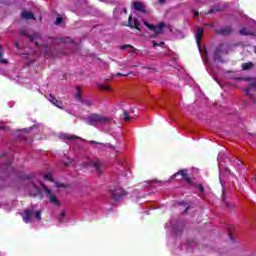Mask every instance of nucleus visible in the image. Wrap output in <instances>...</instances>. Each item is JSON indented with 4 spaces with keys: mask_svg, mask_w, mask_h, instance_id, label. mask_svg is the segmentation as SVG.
<instances>
[{
    "mask_svg": "<svg viewBox=\"0 0 256 256\" xmlns=\"http://www.w3.org/2000/svg\"><path fill=\"white\" fill-rule=\"evenodd\" d=\"M19 35H22L24 37H27L29 39L30 43H34L38 49L43 48V53H47V50L49 49V45L47 43H43V36H41L38 32H33L32 34L27 33V30L21 29L19 31ZM43 43V44H41Z\"/></svg>",
    "mask_w": 256,
    "mask_h": 256,
    "instance_id": "f257e3e1",
    "label": "nucleus"
},
{
    "mask_svg": "<svg viewBox=\"0 0 256 256\" xmlns=\"http://www.w3.org/2000/svg\"><path fill=\"white\" fill-rule=\"evenodd\" d=\"M179 175L181 179H184V181L188 183V185H191L192 187H195V189H198L199 197H205V186H203V184H198L197 182H194L193 179L189 177L187 169L179 170L174 174V177H177Z\"/></svg>",
    "mask_w": 256,
    "mask_h": 256,
    "instance_id": "f03ea898",
    "label": "nucleus"
},
{
    "mask_svg": "<svg viewBox=\"0 0 256 256\" xmlns=\"http://www.w3.org/2000/svg\"><path fill=\"white\" fill-rule=\"evenodd\" d=\"M86 123L87 125L98 128L101 127V125H107V123H111V118L93 113L87 117Z\"/></svg>",
    "mask_w": 256,
    "mask_h": 256,
    "instance_id": "7ed1b4c3",
    "label": "nucleus"
},
{
    "mask_svg": "<svg viewBox=\"0 0 256 256\" xmlns=\"http://www.w3.org/2000/svg\"><path fill=\"white\" fill-rule=\"evenodd\" d=\"M228 54H229V48H227L225 44L221 43L215 48L213 57L215 61H219L220 63H223V57L221 55H228Z\"/></svg>",
    "mask_w": 256,
    "mask_h": 256,
    "instance_id": "20e7f679",
    "label": "nucleus"
},
{
    "mask_svg": "<svg viewBox=\"0 0 256 256\" xmlns=\"http://www.w3.org/2000/svg\"><path fill=\"white\" fill-rule=\"evenodd\" d=\"M145 27H148L150 31L158 35H163V29H165V22H160L158 26L144 22Z\"/></svg>",
    "mask_w": 256,
    "mask_h": 256,
    "instance_id": "39448f33",
    "label": "nucleus"
},
{
    "mask_svg": "<svg viewBox=\"0 0 256 256\" xmlns=\"http://www.w3.org/2000/svg\"><path fill=\"white\" fill-rule=\"evenodd\" d=\"M42 187L50 201V203H53V205H56L57 207H59V205H61V203H59V200L57 199V195L53 194V192H51V190H49V188L42 183Z\"/></svg>",
    "mask_w": 256,
    "mask_h": 256,
    "instance_id": "423d86ee",
    "label": "nucleus"
},
{
    "mask_svg": "<svg viewBox=\"0 0 256 256\" xmlns=\"http://www.w3.org/2000/svg\"><path fill=\"white\" fill-rule=\"evenodd\" d=\"M110 193L114 201H119V199H122V197H125V195H127V191H125L123 188H115L113 190H110Z\"/></svg>",
    "mask_w": 256,
    "mask_h": 256,
    "instance_id": "0eeeda50",
    "label": "nucleus"
},
{
    "mask_svg": "<svg viewBox=\"0 0 256 256\" xmlns=\"http://www.w3.org/2000/svg\"><path fill=\"white\" fill-rule=\"evenodd\" d=\"M126 27H129L130 29H136L137 31H141V28L139 27V19L133 18V16L128 17V24Z\"/></svg>",
    "mask_w": 256,
    "mask_h": 256,
    "instance_id": "6e6552de",
    "label": "nucleus"
},
{
    "mask_svg": "<svg viewBox=\"0 0 256 256\" xmlns=\"http://www.w3.org/2000/svg\"><path fill=\"white\" fill-rule=\"evenodd\" d=\"M30 195L31 197H43V191L37 186V184L32 182L30 187Z\"/></svg>",
    "mask_w": 256,
    "mask_h": 256,
    "instance_id": "1a4fd4ad",
    "label": "nucleus"
},
{
    "mask_svg": "<svg viewBox=\"0 0 256 256\" xmlns=\"http://www.w3.org/2000/svg\"><path fill=\"white\" fill-rule=\"evenodd\" d=\"M233 27L231 26H226L222 29H216L215 33L217 35H222L223 37H227V35H231L233 33Z\"/></svg>",
    "mask_w": 256,
    "mask_h": 256,
    "instance_id": "9d476101",
    "label": "nucleus"
},
{
    "mask_svg": "<svg viewBox=\"0 0 256 256\" xmlns=\"http://www.w3.org/2000/svg\"><path fill=\"white\" fill-rule=\"evenodd\" d=\"M11 171H13V167H11V160H8L1 166L0 175H8Z\"/></svg>",
    "mask_w": 256,
    "mask_h": 256,
    "instance_id": "9b49d317",
    "label": "nucleus"
},
{
    "mask_svg": "<svg viewBox=\"0 0 256 256\" xmlns=\"http://www.w3.org/2000/svg\"><path fill=\"white\" fill-rule=\"evenodd\" d=\"M203 33H205V28L198 27L196 31V43L198 47H201V40L203 39Z\"/></svg>",
    "mask_w": 256,
    "mask_h": 256,
    "instance_id": "f8f14e48",
    "label": "nucleus"
},
{
    "mask_svg": "<svg viewBox=\"0 0 256 256\" xmlns=\"http://www.w3.org/2000/svg\"><path fill=\"white\" fill-rule=\"evenodd\" d=\"M48 101H50V103H53L55 107H58V109H63V102H61V100H58L55 96H53V94L49 95Z\"/></svg>",
    "mask_w": 256,
    "mask_h": 256,
    "instance_id": "ddd939ff",
    "label": "nucleus"
},
{
    "mask_svg": "<svg viewBox=\"0 0 256 256\" xmlns=\"http://www.w3.org/2000/svg\"><path fill=\"white\" fill-rule=\"evenodd\" d=\"M32 215H33V210H30V209L24 210V214L22 215V219L24 223H31Z\"/></svg>",
    "mask_w": 256,
    "mask_h": 256,
    "instance_id": "4468645a",
    "label": "nucleus"
},
{
    "mask_svg": "<svg viewBox=\"0 0 256 256\" xmlns=\"http://www.w3.org/2000/svg\"><path fill=\"white\" fill-rule=\"evenodd\" d=\"M22 19H33L35 21V14L33 12H29V11H23L21 14Z\"/></svg>",
    "mask_w": 256,
    "mask_h": 256,
    "instance_id": "2eb2a0df",
    "label": "nucleus"
},
{
    "mask_svg": "<svg viewBox=\"0 0 256 256\" xmlns=\"http://www.w3.org/2000/svg\"><path fill=\"white\" fill-rule=\"evenodd\" d=\"M135 11H140L141 13H145V6L141 2H134L133 4Z\"/></svg>",
    "mask_w": 256,
    "mask_h": 256,
    "instance_id": "dca6fc26",
    "label": "nucleus"
},
{
    "mask_svg": "<svg viewBox=\"0 0 256 256\" xmlns=\"http://www.w3.org/2000/svg\"><path fill=\"white\" fill-rule=\"evenodd\" d=\"M239 34L240 35H245V36L255 37V32L254 31H248L247 28L240 29Z\"/></svg>",
    "mask_w": 256,
    "mask_h": 256,
    "instance_id": "f3484780",
    "label": "nucleus"
},
{
    "mask_svg": "<svg viewBox=\"0 0 256 256\" xmlns=\"http://www.w3.org/2000/svg\"><path fill=\"white\" fill-rule=\"evenodd\" d=\"M92 167H94V169L97 171V173H101V171L103 169V164H101V162H99V161L92 162Z\"/></svg>",
    "mask_w": 256,
    "mask_h": 256,
    "instance_id": "a211bd4d",
    "label": "nucleus"
},
{
    "mask_svg": "<svg viewBox=\"0 0 256 256\" xmlns=\"http://www.w3.org/2000/svg\"><path fill=\"white\" fill-rule=\"evenodd\" d=\"M254 64L253 62H246L242 64L243 71H249V69H253Z\"/></svg>",
    "mask_w": 256,
    "mask_h": 256,
    "instance_id": "6ab92c4d",
    "label": "nucleus"
},
{
    "mask_svg": "<svg viewBox=\"0 0 256 256\" xmlns=\"http://www.w3.org/2000/svg\"><path fill=\"white\" fill-rule=\"evenodd\" d=\"M62 137L67 139L68 141H75V139H79V137L75 135L63 134Z\"/></svg>",
    "mask_w": 256,
    "mask_h": 256,
    "instance_id": "aec40b11",
    "label": "nucleus"
},
{
    "mask_svg": "<svg viewBox=\"0 0 256 256\" xmlns=\"http://www.w3.org/2000/svg\"><path fill=\"white\" fill-rule=\"evenodd\" d=\"M76 96L75 98L77 99V101L81 102V99H83V95L81 94V87H76Z\"/></svg>",
    "mask_w": 256,
    "mask_h": 256,
    "instance_id": "412c9836",
    "label": "nucleus"
},
{
    "mask_svg": "<svg viewBox=\"0 0 256 256\" xmlns=\"http://www.w3.org/2000/svg\"><path fill=\"white\" fill-rule=\"evenodd\" d=\"M98 89L101 91H111V86H105L103 84H97Z\"/></svg>",
    "mask_w": 256,
    "mask_h": 256,
    "instance_id": "4be33fe9",
    "label": "nucleus"
},
{
    "mask_svg": "<svg viewBox=\"0 0 256 256\" xmlns=\"http://www.w3.org/2000/svg\"><path fill=\"white\" fill-rule=\"evenodd\" d=\"M80 103H82V105H85L86 107H92L93 105V101L85 99H81Z\"/></svg>",
    "mask_w": 256,
    "mask_h": 256,
    "instance_id": "5701e85b",
    "label": "nucleus"
},
{
    "mask_svg": "<svg viewBox=\"0 0 256 256\" xmlns=\"http://www.w3.org/2000/svg\"><path fill=\"white\" fill-rule=\"evenodd\" d=\"M65 216H66L65 211H61L58 217L59 223H65Z\"/></svg>",
    "mask_w": 256,
    "mask_h": 256,
    "instance_id": "b1692460",
    "label": "nucleus"
},
{
    "mask_svg": "<svg viewBox=\"0 0 256 256\" xmlns=\"http://www.w3.org/2000/svg\"><path fill=\"white\" fill-rule=\"evenodd\" d=\"M123 119L124 121H131V116L129 115V112H127V110L123 111Z\"/></svg>",
    "mask_w": 256,
    "mask_h": 256,
    "instance_id": "393cba45",
    "label": "nucleus"
},
{
    "mask_svg": "<svg viewBox=\"0 0 256 256\" xmlns=\"http://www.w3.org/2000/svg\"><path fill=\"white\" fill-rule=\"evenodd\" d=\"M0 63H3L4 65H7L9 61L7 59H3V52H0Z\"/></svg>",
    "mask_w": 256,
    "mask_h": 256,
    "instance_id": "a878e982",
    "label": "nucleus"
},
{
    "mask_svg": "<svg viewBox=\"0 0 256 256\" xmlns=\"http://www.w3.org/2000/svg\"><path fill=\"white\" fill-rule=\"evenodd\" d=\"M152 45H153V47H161V46L165 45V42L157 43V41L153 40Z\"/></svg>",
    "mask_w": 256,
    "mask_h": 256,
    "instance_id": "bb28decb",
    "label": "nucleus"
},
{
    "mask_svg": "<svg viewBox=\"0 0 256 256\" xmlns=\"http://www.w3.org/2000/svg\"><path fill=\"white\" fill-rule=\"evenodd\" d=\"M44 179H47L48 181H51L52 183L55 182V180L53 179V176H51L50 174L44 175Z\"/></svg>",
    "mask_w": 256,
    "mask_h": 256,
    "instance_id": "cd10ccee",
    "label": "nucleus"
},
{
    "mask_svg": "<svg viewBox=\"0 0 256 256\" xmlns=\"http://www.w3.org/2000/svg\"><path fill=\"white\" fill-rule=\"evenodd\" d=\"M120 49L125 50V49H133V46L131 44H126L120 46Z\"/></svg>",
    "mask_w": 256,
    "mask_h": 256,
    "instance_id": "c85d7f7f",
    "label": "nucleus"
},
{
    "mask_svg": "<svg viewBox=\"0 0 256 256\" xmlns=\"http://www.w3.org/2000/svg\"><path fill=\"white\" fill-rule=\"evenodd\" d=\"M222 201L225 203L226 207H231V204L227 201H225V192L222 193Z\"/></svg>",
    "mask_w": 256,
    "mask_h": 256,
    "instance_id": "c756f323",
    "label": "nucleus"
},
{
    "mask_svg": "<svg viewBox=\"0 0 256 256\" xmlns=\"http://www.w3.org/2000/svg\"><path fill=\"white\" fill-rule=\"evenodd\" d=\"M54 23H55V25H61V23H63V17L56 18Z\"/></svg>",
    "mask_w": 256,
    "mask_h": 256,
    "instance_id": "7c9ffc66",
    "label": "nucleus"
},
{
    "mask_svg": "<svg viewBox=\"0 0 256 256\" xmlns=\"http://www.w3.org/2000/svg\"><path fill=\"white\" fill-rule=\"evenodd\" d=\"M35 218L38 219V221H41V211L35 212Z\"/></svg>",
    "mask_w": 256,
    "mask_h": 256,
    "instance_id": "2f4dec72",
    "label": "nucleus"
},
{
    "mask_svg": "<svg viewBox=\"0 0 256 256\" xmlns=\"http://www.w3.org/2000/svg\"><path fill=\"white\" fill-rule=\"evenodd\" d=\"M91 145H103V143L97 142L95 140L90 141Z\"/></svg>",
    "mask_w": 256,
    "mask_h": 256,
    "instance_id": "473e14b6",
    "label": "nucleus"
},
{
    "mask_svg": "<svg viewBox=\"0 0 256 256\" xmlns=\"http://www.w3.org/2000/svg\"><path fill=\"white\" fill-rule=\"evenodd\" d=\"M159 37V34L155 33L150 36V39H157Z\"/></svg>",
    "mask_w": 256,
    "mask_h": 256,
    "instance_id": "72a5a7b5",
    "label": "nucleus"
},
{
    "mask_svg": "<svg viewBox=\"0 0 256 256\" xmlns=\"http://www.w3.org/2000/svg\"><path fill=\"white\" fill-rule=\"evenodd\" d=\"M211 13H215V10L210 9L209 11L205 12V15H211Z\"/></svg>",
    "mask_w": 256,
    "mask_h": 256,
    "instance_id": "f704fd0d",
    "label": "nucleus"
},
{
    "mask_svg": "<svg viewBox=\"0 0 256 256\" xmlns=\"http://www.w3.org/2000/svg\"><path fill=\"white\" fill-rule=\"evenodd\" d=\"M128 75L129 73L128 74L117 73V77H127Z\"/></svg>",
    "mask_w": 256,
    "mask_h": 256,
    "instance_id": "c9c22d12",
    "label": "nucleus"
},
{
    "mask_svg": "<svg viewBox=\"0 0 256 256\" xmlns=\"http://www.w3.org/2000/svg\"><path fill=\"white\" fill-rule=\"evenodd\" d=\"M194 17L195 18L199 17V11L194 12Z\"/></svg>",
    "mask_w": 256,
    "mask_h": 256,
    "instance_id": "e433bc0d",
    "label": "nucleus"
},
{
    "mask_svg": "<svg viewBox=\"0 0 256 256\" xmlns=\"http://www.w3.org/2000/svg\"><path fill=\"white\" fill-rule=\"evenodd\" d=\"M16 49H20L19 42H15Z\"/></svg>",
    "mask_w": 256,
    "mask_h": 256,
    "instance_id": "4c0bfd02",
    "label": "nucleus"
},
{
    "mask_svg": "<svg viewBox=\"0 0 256 256\" xmlns=\"http://www.w3.org/2000/svg\"><path fill=\"white\" fill-rule=\"evenodd\" d=\"M5 129H7L6 126H0V131H3V130H5Z\"/></svg>",
    "mask_w": 256,
    "mask_h": 256,
    "instance_id": "58836bf2",
    "label": "nucleus"
},
{
    "mask_svg": "<svg viewBox=\"0 0 256 256\" xmlns=\"http://www.w3.org/2000/svg\"><path fill=\"white\" fill-rule=\"evenodd\" d=\"M64 165L65 167H69V165H71V162H65Z\"/></svg>",
    "mask_w": 256,
    "mask_h": 256,
    "instance_id": "ea45409f",
    "label": "nucleus"
},
{
    "mask_svg": "<svg viewBox=\"0 0 256 256\" xmlns=\"http://www.w3.org/2000/svg\"><path fill=\"white\" fill-rule=\"evenodd\" d=\"M187 211H189V207H187L184 211L183 214L185 215L187 213Z\"/></svg>",
    "mask_w": 256,
    "mask_h": 256,
    "instance_id": "a19ab883",
    "label": "nucleus"
},
{
    "mask_svg": "<svg viewBox=\"0 0 256 256\" xmlns=\"http://www.w3.org/2000/svg\"><path fill=\"white\" fill-rule=\"evenodd\" d=\"M161 5L165 3V0H158Z\"/></svg>",
    "mask_w": 256,
    "mask_h": 256,
    "instance_id": "79ce46f5",
    "label": "nucleus"
},
{
    "mask_svg": "<svg viewBox=\"0 0 256 256\" xmlns=\"http://www.w3.org/2000/svg\"><path fill=\"white\" fill-rule=\"evenodd\" d=\"M58 187H66L65 184H59Z\"/></svg>",
    "mask_w": 256,
    "mask_h": 256,
    "instance_id": "37998d69",
    "label": "nucleus"
},
{
    "mask_svg": "<svg viewBox=\"0 0 256 256\" xmlns=\"http://www.w3.org/2000/svg\"><path fill=\"white\" fill-rule=\"evenodd\" d=\"M1 157H5V154H1V155H0V158H1Z\"/></svg>",
    "mask_w": 256,
    "mask_h": 256,
    "instance_id": "c03bdc74",
    "label": "nucleus"
},
{
    "mask_svg": "<svg viewBox=\"0 0 256 256\" xmlns=\"http://www.w3.org/2000/svg\"><path fill=\"white\" fill-rule=\"evenodd\" d=\"M1 49H3V46H2V45H0V50H1Z\"/></svg>",
    "mask_w": 256,
    "mask_h": 256,
    "instance_id": "a18cd8bd",
    "label": "nucleus"
}]
</instances>
